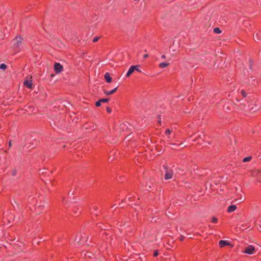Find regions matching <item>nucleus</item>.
<instances>
[{"mask_svg": "<svg viewBox=\"0 0 261 261\" xmlns=\"http://www.w3.org/2000/svg\"><path fill=\"white\" fill-rule=\"evenodd\" d=\"M148 57V54H145V55H143V58H147Z\"/></svg>", "mask_w": 261, "mask_h": 261, "instance_id": "nucleus-30", "label": "nucleus"}, {"mask_svg": "<svg viewBox=\"0 0 261 261\" xmlns=\"http://www.w3.org/2000/svg\"><path fill=\"white\" fill-rule=\"evenodd\" d=\"M169 65L168 63L162 62L159 64V66L161 68H164Z\"/></svg>", "mask_w": 261, "mask_h": 261, "instance_id": "nucleus-14", "label": "nucleus"}, {"mask_svg": "<svg viewBox=\"0 0 261 261\" xmlns=\"http://www.w3.org/2000/svg\"><path fill=\"white\" fill-rule=\"evenodd\" d=\"M260 109V107H257V108H255L254 109V111H257L258 110H259Z\"/></svg>", "mask_w": 261, "mask_h": 261, "instance_id": "nucleus-31", "label": "nucleus"}, {"mask_svg": "<svg viewBox=\"0 0 261 261\" xmlns=\"http://www.w3.org/2000/svg\"><path fill=\"white\" fill-rule=\"evenodd\" d=\"M54 70L56 73H60L63 70V66L60 63H56L54 65Z\"/></svg>", "mask_w": 261, "mask_h": 261, "instance_id": "nucleus-3", "label": "nucleus"}, {"mask_svg": "<svg viewBox=\"0 0 261 261\" xmlns=\"http://www.w3.org/2000/svg\"><path fill=\"white\" fill-rule=\"evenodd\" d=\"M136 68V66H134V65L131 66L129 67V68L128 69V70L126 73V76L127 77L129 76L132 74V73L135 70Z\"/></svg>", "mask_w": 261, "mask_h": 261, "instance_id": "nucleus-5", "label": "nucleus"}, {"mask_svg": "<svg viewBox=\"0 0 261 261\" xmlns=\"http://www.w3.org/2000/svg\"><path fill=\"white\" fill-rule=\"evenodd\" d=\"M136 68L135 70L138 72H141V71L139 68V67H140V65H136Z\"/></svg>", "mask_w": 261, "mask_h": 261, "instance_id": "nucleus-26", "label": "nucleus"}, {"mask_svg": "<svg viewBox=\"0 0 261 261\" xmlns=\"http://www.w3.org/2000/svg\"><path fill=\"white\" fill-rule=\"evenodd\" d=\"M81 237L80 236H76L75 240V245H77V246H79L81 244L80 240H81Z\"/></svg>", "mask_w": 261, "mask_h": 261, "instance_id": "nucleus-13", "label": "nucleus"}, {"mask_svg": "<svg viewBox=\"0 0 261 261\" xmlns=\"http://www.w3.org/2000/svg\"><path fill=\"white\" fill-rule=\"evenodd\" d=\"M101 102H107L109 100V98H101L99 99Z\"/></svg>", "mask_w": 261, "mask_h": 261, "instance_id": "nucleus-19", "label": "nucleus"}, {"mask_svg": "<svg viewBox=\"0 0 261 261\" xmlns=\"http://www.w3.org/2000/svg\"><path fill=\"white\" fill-rule=\"evenodd\" d=\"M241 94L244 97H246V93L244 90H242L241 91Z\"/></svg>", "mask_w": 261, "mask_h": 261, "instance_id": "nucleus-22", "label": "nucleus"}, {"mask_svg": "<svg viewBox=\"0 0 261 261\" xmlns=\"http://www.w3.org/2000/svg\"><path fill=\"white\" fill-rule=\"evenodd\" d=\"M128 200L129 202H131L132 201H134L132 197L128 198Z\"/></svg>", "mask_w": 261, "mask_h": 261, "instance_id": "nucleus-28", "label": "nucleus"}, {"mask_svg": "<svg viewBox=\"0 0 261 261\" xmlns=\"http://www.w3.org/2000/svg\"><path fill=\"white\" fill-rule=\"evenodd\" d=\"M158 254H159L158 251V250H155V251H154V253H153V255H154V256H158Z\"/></svg>", "mask_w": 261, "mask_h": 261, "instance_id": "nucleus-27", "label": "nucleus"}, {"mask_svg": "<svg viewBox=\"0 0 261 261\" xmlns=\"http://www.w3.org/2000/svg\"><path fill=\"white\" fill-rule=\"evenodd\" d=\"M16 173H17V171H16V170H13L12 172V175L13 176H15L16 175Z\"/></svg>", "mask_w": 261, "mask_h": 261, "instance_id": "nucleus-24", "label": "nucleus"}, {"mask_svg": "<svg viewBox=\"0 0 261 261\" xmlns=\"http://www.w3.org/2000/svg\"><path fill=\"white\" fill-rule=\"evenodd\" d=\"M98 39H99V37H96L93 38V42H97L98 40Z\"/></svg>", "mask_w": 261, "mask_h": 261, "instance_id": "nucleus-25", "label": "nucleus"}, {"mask_svg": "<svg viewBox=\"0 0 261 261\" xmlns=\"http://www.w3.org/2000/svg\"><path fill=\"white\" fill-rule=\"evenodd\" d=\"M31 209L32 211H34L36 214L38 215L42 212L43 209V205L42 204L41 202H40L39 203L33 206V207H31Z\"/></svg>", "mask_w": 261, "mask_h": 261, "instance_id": "nucleus-1", "label": "nucleus"}, {"mask_svg": "<svg viewBox=\"0 0 261 261\" xmlns=\"http://www.w3.org/2000/svg\"><path fill=\"white\" fill-rule=\"evenodd\" d=\"M252 159V157L249 156H247V157H245L243 159V162H249Z\"/></svg>", "mask_w": 261, "mask_h": 261, "instance_id": "nucleus-16", "label": "nucleus"}, {"mask_svg": "<svg viewBox=\"0 0 261 261\" xmlns=\"http://www.w3.org/2000/svg\"><path fill=\"white\" fill-rule=\"evenodd\" d=\"M101 101L100 100H99L98 101H96V103H95V105L96 107H99L100 105H101Z\"/></svg>", "mask_w": 261, "mask_h": 261, "instance_id": "nucleus-23", "label": "nucleus"}, {"mask_svg": "<svg viewBox=\"0 0 261 261\" xmlns=\"http://www.w3.org/2000/svg\"><path fill=\"white\" fill-rule=\"evenodd\" d=\"M236 100H237L238 101H239V100H238L237 98H236Z\"/></svg>", "mask_w": 261, "mask_h": 261, "instance_id": "nucleus-36", "label": "nucleus"}, {"mask_svg": "<svg viewBox=\"0 0 261 261\" xmlns=\"http://www.w3.org/2000/svg\"><path fill=\"white\" fill-rule=\"evenodd\" d=\"M24 85L29 88H31L32 86V81H25L23 83Z\"/></svg>", "mask_w": 261, "mask_h": 261, "instance_id": "nucleus-10", "label": "nucleus"}, {"mask_svg": "<svg viewBox=\"0 0 261 261\" xmlns=\"http://www.w3.org/2000/svg\"><path fill=\"white\" fill-rule=\"evenodd\" d=\"M105 79L107 83H111L112 81V78L109 74V73L107 72L105 75Z\"/></svg>", "mask_w": 261, "mask_h": 261, "instance_id": "nucleus-7", "label": "nucleus"}, {"mask_svg": "<svg viewBox=\"0 0 261 261\" xmlns=\"http://www.w3.org/2000/svg\"><path fill=\"white\" fill-rule=\"evenodd\" d=\"M172 176H173L172 172L168 171L167 170L166 171V173L165 174V179H166V180L170 179L172 177Z\"/></svg>", "mask_w": 261, "mask_h": 261, "instance_id": "nucleus-6", "label": "nucleus"}, {"mask_svg": "<svg viewBox=\"0 0 261 261\" xmlns=\"http://www.w3.org/2000/svg\"><path fill=\"white\" fill-rule=\"evenodd\" d=\"M28 201L30 204H34L36 202V200L35 199L34 197L33 196H30L28 198Z\"/></svg>", "mask_w": 261, "mask_h": 261, "instance_id": "nucleus-11", "label": "nucleus"}, {"mask_svg": "<svg viewBox=\"0 0 261 261\" xmlns=\"http://www.w3.org/2000/svg\"><path fill=\"white\" fill-rule=\"evenodd\" d=\"M107 110L109 113H111V110L110 108H107Z\"/></svg>", "mask_w": 261, "mask_h": 261, "instance_id": "nucleus-29", "label": "nucleus"}, {"mask_svg": "<svg viewBox=\"0 0 261 261\" xmlns=\"http://www.w3.org/2000/svg\"><path fill=\"white\" fill-rule=\"evenodd\" d=\"M161 119L160 118V120H159V123H161Z\"/></svg>", "mask_w": 261, "mask_h": 261, "instance_id": "nucleus-34", "label": "nucleus"}, {"mask_svg": "<svg viewBox=\"0 0 261 261\" xmlns=\"http://www.w3.org/2000/svg\"><path fill=\"white\" fill-rule=\"evenodd\" d=\"M237 209V206L236 205H231L228 206L227 208V212L229 213H232L234 212Z\"/></svg>", "mask_w": 261, "mask_h": 261, "instance_id": "nucleus-8", "label": "nucleus"}, {"mask_svg": "<svg viewBox=\"0 0 261 261\" xmlns=\"http://www.w3.org/2000/svg\"><path fill=\"white\" fill-rule=\"evenodd\" d=\"M83 239H84V241H86V239L84 238H83Z\"/></svg>", "mask_w": 261, "mask_h": 261, "instance_id": "nucleus-35", "label": "nucleus"}, {"mask_svg": "<svg viewBox=\"0 0 261 261\" xmlns=\"http://www.w3.org/2000/svg\"><path fill=\"white\" fill-rule=\"evenodd\" d=\"M214 32L216 34H220L221 32V31L219 28H215L214 29Z\"/></svg>", "mask_w": 261, "mask_h": 261, "instance_id": "nucleus-17", "label": "nucleus"}, {"mask_svg": "<svg viewBox=\"0 0 261 261\" xmlns=\"http://www.w3.org/2000/svg\"><path fill=\"white\" fill-rule=\"evenodd\" d=\"M255 250L254 247L252 245H249L245 249L244 253L248 254H252Z\"/></svg>", "mask_w": 261, "mask_h": 261, "instance_id": "nucleus-4", "label": "nucleus"}, {"mask_svg": "<svg viewBox=\"0 0 261 261\" xmlns=\"http://www.w3.org/2000/svg\"><path fill=\"white\" fill-rule=\"evenodd\" d=\"M22 41V38L20 36H17L13 40V47L17 49L20 46Z\"/></svg>", "mask_w": 261, "mask_h": 261, "instance_id": "nucleus-2", "label": "nucleus"}, {"mask_svg": "<svg viewBox=\"0 0 261 261\" xmlns=\"http://www.w3.org/2000/svg\"><path fill=\"white\" fill-rule=\"evenodd\" d=\"M219 244L221 247H223L225 246L226 245L229 244L228 242H227L226 241H224V240H221L219 242Z\"/></svg>", "mask_w": 261, "mask_h": 261, "instance_id": "nucleus-12", "label": "nucleus"}, {"mask_svg": "<svg viewBox=\"0 0 261 261\" xmlns=\"http://www.w3.org/2000/svg\"><path fill=\"white\" fill-rule=\"evenodd\" d=\"M117 88L116 87L112 90H110V91L105 90L104 91V93L105 94H106L107 95H111V94H113L114 92H115V91L117 90Z\"/></svg>", "mask_w": 261, "mask_h": 261, "instance_id": "nucleus-9", "label": "nucleus"}, {"mask_svg": "<svg viewBox=\"0 0 261 261\" xmlns=\"http://www.w3.org/2000/svg\"><path fill=\"white\" fill-rule=\"evenodd\" d=\"M171 130H170V129H167L166 130V131H165V134H166V135H170V134H171Z\"/></svg>", "mask_w": 261, "mask_h": 261, "instance_id": "nucleus-21", "label": "nucleus"}, {"mask_svg": "<svg viewBox=\"0 0 261 261\" xmlns=\"http://www.w3.org/2000/svg\"><path fill=\"white\" fill-rule=\"evenodd\" d=\"M165 58H166V56L164 55H163L161 56V58L163 59H165Z\"/></svg>", "mask_w": 261, "mask_h": 261, "instance_id": "nucleus-32", "label": "nucleus"}, {"mask_svg": "<svg viewBox=\"0 0 261 261\" xmlns=\"http://www.w3.org/2000/svg\"><path fill=\"white\" fill-rule=\"evenodd\" d=\"M218 221L216 217H213L212 218V222L214 223H216Z\"/></svg>", "mask_w": 261, "mask_h": 261, "instance_id": "nucleus-20", "label": "nucleus"}, {"mask_svg": "<svg viewBox=\"0 0 261 261\" xmlns=\"http://www.w3.org/2000/svg\"><path fill=\"white\" fill-rule=\"evenodd\" d=\"M184 237L183 236L180 237V241H183V240H184Z\"/></svg>", "mask_w": 261, "mask_h": 261, "instance_id": "nucleus-33", "label": "nucleus"}, {"mask_svg": "<svg viewBox=\"0 0 261 261\" xmlns=\"http://www.w3.org/2000/svg\"><path fill=\"white\" fill-rule=\"evenodd\" d=\"M7 68V66L5 64H1L0 65V69L2 70H5Z\"/></svg>", "mask_w": 261, "mask_h": 261, "instance_id": "nucleus-18", "label": "nucleus"}, {"mask_svg": "<svg viewBox=\"0 0 261 261\" xmlns=\"http://www.w3.org/2000/svg\"><path fill=\"white\" fill-rule=\"evenodd\" d=\"M25 110L29 112H31L32 113H33L35 109L34 108H32L30 106H28L25 108Z\"/></svg>", "mask_w": 261, "mask_h": 261, "instance_id": "nucleus-15", "label": "nucleus"}]
</instances>
